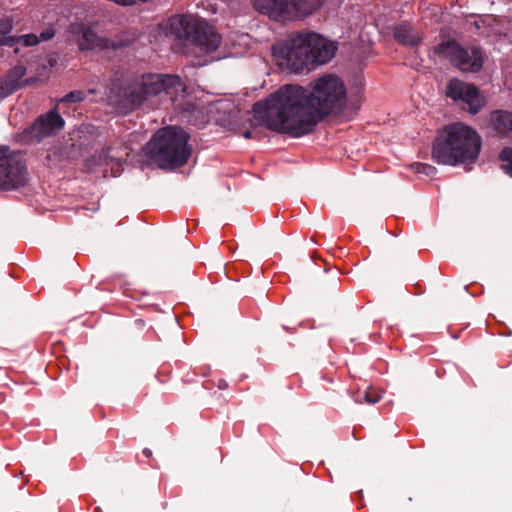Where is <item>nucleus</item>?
<instances>
[{
    "instance_id": "19",
    "label": "nucleus",
    "mask_w": 512,
    "mask_h": 512,
    "mask_svg": "<svg viewBox=\"0 0 512 512\" xmlns=\"http://www.w3.org/2000/svg\"><path fill=\"white\" fill-rule=\"evenodd\" d=\"M203 387L207 390H212L214 387H217L220 390H225L228 388V383L221 377H213L205 380L203 382Z\"/></svg>"
},
{
    "instance_id": "14",
    "label": "nucleus",
    "mask_w": 512,
    "mask_h": 512,
    "mask_svg": "<svg viewBox=\"0 0 512 512\" xmlns=\"http://www.w3.org/2000/svg\"><path fill=\"white\" fill-rule=\"evenodd\" d=\"M491 124L497 134L512 140V112H493L491 114Z\"/></svg>"
},
{
    "instance_id": "8",
    "label": "nucleus",
    "mask_w": 512,
    "mask_h": 512,
    "mask_svg": "<svg viewBox=\"0 0 512 512\" xmlns=\"http://www.w3.org/2000/svg\"><path fill=\"white\" fill-rule=\"evenodd\" d=\"M434 51L462 72H478L483 66L484 56L479 48L463 47L455 40L438 44Z\"/></svg>"
},
{
    "instance_id": "18",
    "label": "nucleus",
    "mask_w": 512,
    "mask_h": 512,
    "mask_svg": "<svg viewBox=\"0 0 512 512\" xmlns=\"http://www.w3.org/2000/svg\"><path fill=\"white\" fill-rule=\"evenodd\" d=\"M499 159L503 162L502 169L512 176V148H504L499 154Z\"/></svg>"
},
{
    "instance_id": "16",
    "label": "nucleus",
    "mask_w": 512,
    "mask_h": 512,
    "mask_svg": "<svg viewBox=\"0 0 512 512\" xmlns=\"http://www.w3.org/2000/svg\"><path fill=\"white\" fill-rule=\"evenodd\" d=\"M55 35V31L52 28H48L43 31L39 36L36 34H25L21 36H15V45L21 44L26 47H31L37 45L41 41H48L52 39Z\"/></svg>"
},
{
    "instance_id": "2",
    "label": "nucleus",
    "mask_w": 512,
    "mask_h": 512,
    "mask_svg": "<svg viewBox=\"0 0 512 512\" xmlns=\"http://www.w3.org/2000/svg\"><path fill=\"white\" fill-rule=\"evenodd\" d=\"M336 50L337 46L319 33L303 31L274 44L272 56L282 71L303 73L329 62Z\"/></svg>"
},
{
    "instance_id": "3",
    "label": "nucleus",
    "mask_w": 512,
    "mask_h": 512,
    "mask_svg": "<svg viewBox=\"0 0 512 512\" xmlns=\"http://www.w3.org/2000/svg\"><path fill=\"white\" fill-rule=\"evenodd\" d=\"M481 150L479 134L463 123H452L443 127L433 145L432 159L442 165H469L476 162Z\"/></svg>"
},
{
    "instance_id": "20",
    "label": "nucleus",
    "mask_w": 512,
    "mask_h": 512,
    "mask_svg": "<svg viewBox=\"0 0 512 512\" xmlns=\"http://www.w3.org/2000/svg\"><path fill=\"white\" fill-rule=\"evenodd\" d=\"M383 391L374 387H369L365 392V400L369 404H375L381 400Z\"/></svg>"
},
{
    "instance_id": "9",
    "label": "nucleus",
    "mask_w": 512,
    "mask_h": 512,
    "mask_svg": "<svg viewBox=\"0 0 512 512\" xmlns=\"http://www.w3.org/2000/svg\"><path fill=\"white\" fill-rule=\"evenodd\" d=\"M26 183L27 169L20 155L0 146V189L10 191Z\"/></svg>"
},
{
    "instance_id": "10",
    "label": "nucleus",
    "mask_w": 512,
    "mask_h": 512,
    "mask_svg": "<svg viewBox=\"0 0 512 512\" xmlns=\"http://www.w3.org/2000/svg\"><path fill=\"white\" fill-rule=\"evenodd\" d=\"M64 119L56 109L46 114L40 115L31 126L26 128L22 134V139L30 141H40L41 139L57 133L64 127Z\"/></svg>"
},
{
    "instance_id": "15",
    "label": "nucleus",
    "mask_w": 512,
    "mask_h": 512,
    "mask_svg": "<svg viewBox=\"0 0 512 512\" xmlns=\"http://www.w3.org/2000/svg\"><path fill=\"white\" fill-rule=\"evenodd\" d=\"M395 40L402 45L417 46L421 42V36L408 24H400L394 29Z\"/></svg>"
},
{
    "instance_id": "21",
    "label": "nucleus",
    "mask_w": 512,
    "mask_h": 512,
    "mask_svg": "<svg viewBox=\"0 0 512 512\" xmlns=\"http://www.w3.org/2000/svg\"><path fill=\"white\" fill-rule=\"evenodd\" d=\"M84 99H85V93L83 91L76 90V91H71L70 93L65 95L63 98H61L59 100V103H62V102H69V103L81 102Z\"/></svg>"
},
{
    "instance_id": "17",
    "label": "nucleus",
    "mask_w": 512,
    "mask_h": 512,
    "mask_svg": "<svg viewBox=\"0 0 512 512\" xmlns=\"http://www.w3.org/2000/svg\"><path fill=\"white\" fill-rule=\"evenodd\" d=\"M13 29V18L10 16L0 17V46H15V40L13 35H10Z\"/></svg>"
},
{
    "instance_id": "1",
    "label": "nucleus",
    "mask_w": 512,
    "mask_h": 512,
    "mask_svg": "<svg viewBox=\"0 0 512 512\" xmlns=\"http://www.w3.org/2000/svg\"><path fill=\"white\" fill-rule=\"evenodd\" d=\"M346 104L342 79L325 74L308 87L285 84L253 105L255 119L270 131L298 138L311 133L317 124Z\"/></svg>"
},
{
    "instance_id": "6",
    "label": "nucleus",
    "mask_w": 512,
    "mask_h": 512,
    "mask_svg": "<svg viewBox=\"0 0 512 512\" xmlns=\"http://www.w3.org/2000/svg\"><path fill=\"white\" fill-rule=\"evenodd\" d=\"M167 33L177 39H184L190 46L188 55L204 56L215 52L221 45L222 37L204 19L191 15H175L170 17L166 23Z\"/></svg>"
},
{
    "instance_id": "25",
    "label": "nucleus",
    "mask_w": 512,
    "mask_h": 512,
    "mask_svg": "<svg viewBox=\"0 0 512 512\" xmlns=\"http://www.w3.org/2000/svg\"><path fill=\"white\" fill-rule=\"evenodd\" d=\"M353 436H354V438H355V439H359V438H360V437H359V436H357V434H356V429H354V431H353Z\"/></svg>"
},
{
    "instance_id": "5",
    "label": "nucleus",
    "mask_w": 512,
    "mask_h": 512,
    "mask_svg": "<svg viewBox=\"0 0 512 512\" xmlns=\"http://www.w3.org/2000/svg\"><path fill=\"white\" fill-rule=\"evenodd\" d=\"M189 135L181 128L167 126L159 129L144 147L145 155L161 168L184 166L190 155Z\"/></svg>"
},
{
    "instance_id": "13",
    "label": "nucleus",
    "mask_w": 512,
    "mask_h": 512,
    "mask_svg": "<svg viewBox=\"0 0 512 512\" xmlns=\"http://www.w3.org/2000/svg\"><path fill=\"white\" fill-rule=\"evenodd\" d=\"M26 73V68L23 65H17L12 68L0 81V98L12 94L20 87V81Z\"/></svg>"
},
{
    "instance_id": "12",
    "label": "nucleus",
    "mask_w": 512,
    "mask_h": 512,
    "mask_svg": "<svg viewBox=\"0 0 512 512\" xmlns=\"http://www.w3.org/2000/svg\"><path fill=\"white\" fill-rule=\"evenodd\" d=\"M76 43L81 51L116 50L127 45L122 40L100 37L89 27L81 26L76 37Z\"/></svg>"
},
{
    "instance_id": "7",
    "label": "nucleus",
    "mask_w": 512,
    "mask_h": 512,
    "mask_svg": "<svg viewBox=\"0 0 512 512\" xmlns=\"http://www.w3.org/2000/svg\"><path fill=\"white\" fill-rule=\"evenodd\" d=\"M325 0H251L260 13L276 21L297 20L311 15Z\"/></svg>"
},
{
    "instance_id": "22",
    "label": "nucleus",
    "mask_w": 512,
    "mask_h": 512,
    "mask_svg": "<svg viewBox=\"0 0 512 512\" xmlns=\"http://www.w3.org/2000/svg\"><path fill=\"white\" fill-rule=\"evenodd\" d=\"M124 294L127 295L128 297L135 299V300H139L143 295V293L136 291V290H132L130 288H125Z\"/></svg>"
},
{
    "instance_id": "24",
    "label": "nucleus",
    "mask_w": 512,
    "mask_h": 512,
    "mask_svg": "<svg viewBox=\"0 0 512 512\" xmlns=\"http://www.w3.org/2000/svg\"><path fill=\"white\" fill-rule=\"evenodd\" d=\"M142 454L145 457H147V458H151L152 457V451L149 448L143 449Z\"/></svg>"
},
{
    "instance_id": "23",
    "label": "nucleus",
    "mask_w": 512,
    "mask_h": 512,
    "mask_svg": "<svg viewBox=\"0 0 512 512\" xmlns=\"http://www.w3.org/2000/svg\"><path fill=\"white\" fill-rule=\"evenodd\" d=\"M210 367L208 365H204V366H201L199 367V374H201L202 376L206 377L210 374Z\"/></svg>"
},
{
    "instance_id": "4",
    "label": "nucleus",
    "mask_w": 512,
    "mask_h": 512,
    "mask_svg": "<svg viewBox=\"0 0 512 512\" xmlns=\"http://www.w3.org/2000/svg\"><path fill=\"white\" fill-rule=\"evenodd\" d=\"M186 86L177 75L144 74L131 80L124 88L123 94H116L111 89L109 100L117 105L138 107L150 97L164 93L171 101L185 93Z\"/></svg>"
},
{
    "instance_id": "11",
    "label": "nucleus",
    "mask_w": 512,
    "mask_h": 512,
    "mask_svg": "<svg viewBox=\"0 0 512 512\" xmlns=\"http://www.w3.org/2000/svg\"><path fill=\"white\" fill-rule=\"evenodd\" d=\"M446 94L454 100L462 101L465 105L464 109H467L472 114H476L485 103L477 87L459 79L449 81Z\"/></svg>"
}]
</instances>
